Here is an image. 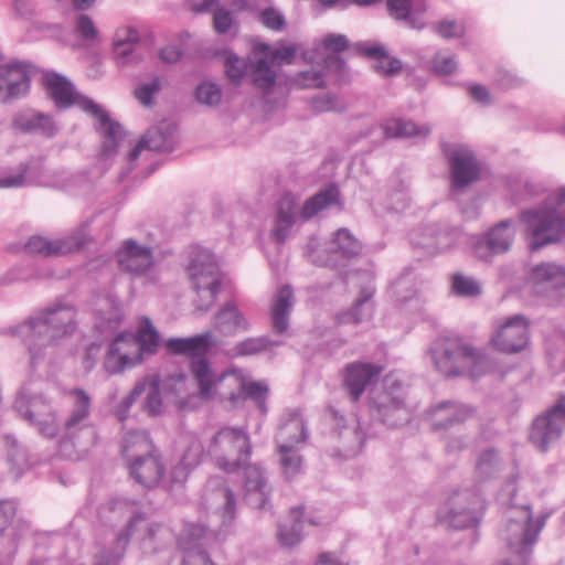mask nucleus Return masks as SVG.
<instances>
[{
  "label": "nucleus",
  "mask_w": 565,
  "mask_h": 565,
  "mask_svg": "<svg viewBox=\"0 0 565 565\" xmlns=\"http://www.w3.org/2000/svg\"><path fill=\"white\" fill-rule=\"evenodd\" d=\"M262 22L274 31H281L285 26L284 15L274 8H267L262 12Z\"/></svg>",
  "instance_id": "62"
},
{
  "label": "nucleus",
  "mask_w": 565,
  "mask_h": 565,
  "mask_svg": "<svg viewBox=\"0 0 565 565\" xmlns=\"http://www.w3.org/2000/svg\"><path fill=\"white\" fill-rule=\"evenodd\" d=\"M225 74L234 85H239L243 77L246 75L247 66L244 60H241L235 54L227 55L225 63Z\"/></svg>",
  "instance_id": "58"
},
{
  "label": "nucleus",
  "mask_w": 565,
  "mask_h": 565,
  "mask_svg": "<svg viewBox=\"0 0 565 565\" xmlns=\"http://www.w3.org/2000/svg\"><path fill=\"white\" fill-rule=\"evenodd\" d=\"M280 341H274L267 335L247 338L238 342L234 348L233 352L236 356H248L262 353L271 347L279 345Z\"/></svg>",
  "instance_id": "46"
},
{
  "label": "nucleus",
  "mask_w": 565,
  "mask_h": 565,
  "mask_svg": "<svg viewBox=\"0 0 565 565\" xmlns=\"http://www.w3.org/2000/svg\"><path fill=\"white\" fill-rule=\"evenodd\" d=\"M362 249L361 243L347 228L337 231L334 238L327 247L308 245V257L317 266L341 268Z\"/></svg>",
  "instance_id": "13"
},
{
  "label": "nucleus",
  "mask_w": 565,
  "mask_h": 565,
  "mask_svg": "<svg viewBox=\"0 0 565 565\" xmlns=\"http://www.w3.org/2000/svg\"><path fill=\"white\" fill-rule=\"evenodd\" d=\"M4 445L7 448L10 471L14 478L18 479L24 470L29 469L32 465L28 456V451L13 436L10 435L4 437Z\"/></svg>",
  "instance_id": "43"
},
{
  "label": "nucleus",
  "mask_w": 565,
  "mask_h": 565,
  "mask_svg": "<svg viewBox=\"0 0 565 565\" xmlns=\"http://www.w3.org/2000/svg\"><path fill=\"white\" fill-rule=\"evenodd\" d=\"M141 383H146L145 392L147 393L143 409L152 416L159 415L162 412V398L159 382L156 380H146Z\"/></svg>",
  "instance_id": "54"
},
{
  "label": "nucleus",
  "mask_w": 565,
  "mask_h": 565,
  "mask_svg": "<svg viewBox=\"0 0 565 565\" xmlns=\"http://www.w3.org/2000/svg\"><path fill=\"white\" fill-rule=\"evenodd\" d=\"M327 412L334 424L338 439L341 443L340 451L342 456L350 458L359 454L364 441V433L360 424L354 422L353 425L348 426L345 418L332 406H329Z\"/></svg>",
  "instance_id": "24"
},
{
  "label": "nucleus",
  "mask_w": 565,
  "mask_h": 565,
  "mask_svg": "<svg viewBox=\"0 0 565 565\" xmlns=\"http://www.w3.org/2000/svg\"><path fill=\"white\" fill-rule=\"evenodd\" d=\"M386 7L394 20L405 22L412 29H423L424 11L413 0H386Z\"/></svg>",
  "instance_id": "35"
},
{
  "label": "nucleus",
  "mask_w": 565,
  "mask_h": 565,
  "mask_svg": "<svg viewBox=\"0 0 565 565\" xmlns=\"http://www.w3.org/2000/svg\"><path fill=\"white\" fill-rule=\"evenodd\" d=\"M476 414V408L470 405L444 402L430 412L431 426L435 430L446 429L455 424H461L473 418Z\"/></svg>",
  "instance_id": "25"
},
{
  "label": "nucleus",
  "mask_w": 565,
  "mask_h": 565,
  "mask_svg": "<svg viewBox=\"0 0 565 565\" xmlns=\"http://www.w3.org/2000/svg\"><path fill=\"white\" fill-rule=\"evenodd\" d=\"M14 408L26 420L34 424H41L52 413L51 405L43 396H30L25 390L17 396Z\"/></svg>",
  "instance_id": "31"
},
{
  "label": "nucleus",
  "mask_w": 565,
  "mask_h": 565,
  "mask_svg": "<svg viewBox=\"0 0 565 565\" xmlns=\"http://www.w3.org/2000/svg\"><path fill=\"white\" fill-rule=\"evenodd\" d=\"M157 451L148 431L130 430L121 441V455L127 462Z\"/></svg>",
  "instance_id": "32"
},
{
  "label": "nucleus",
  "mask_w": 565,
  "mask_h": 565,
  "mask_svg": "<svg viewBox=\"0 0 565 565\" xmlns=\"http://www.w3.org/2000/svg\"><path fill=\"white\" fill-rule=\"evenodd\" d=\"M373 294L374 290L370 287H364L360 290L359 297L349 313V317L354 323H360L372 317L373 305L371 299Z\"/></svg>",
  "instance_id": "48"
},
{
  "label": "nucleus",
  "mask_w": 565,
  "mask_h": 565,
  "mask_svg": "<svg viewBox=\"0 0 565 565\" xmlns=\"http://www.w3.org/2000/svg\"><path fill=\"white\" fill-rule=\"evenodd\" d=\"M76 309L70 303H55L11 328L21 338L30 353L32 365L44 358V350L56 339L74 333L77 327Z\"/></svg>",
  "instance_id": "1"
},
{
  "label": "nucleus",
  "mask_w": 565,
  "mask_h": 565,
  "mask_svg": "<svg viewBox=\"0 0 565 565\" xmlns=\"http://www.w3.org/2000/svg\"><path fill=\"white\" fill-rule=\"evenodd\" d=\"M500 465H501V459H500L498 451L495 449L491 448V449L484 450L480 455V457L476 463V469L481 477L487 478V477H490L491 475H493L495 471H498L500 468Z\"/></svg>",
  "instance_id": "56"
},
{
  "label": "nucleus",
  "mask_w": 565,
  "mask_h": 565,
  "mask_svg": "<svg viewBox=\"0 0 565 565\" xmlns=\"http://www.w3.org/2000/svg\"><path fill=\"white\" fill-rule=\"evenodd\" d=\"M483 510L482 499L471 490L456 492L438 511L437 521L447 527L461 530L476 525Z\"/></svg>",
  "instance_id": "11"
},
{
  "label": "nucleus",
  "mask_w": 565,
  "mask_h": 565,
  "mask_svg": "<svg viewBox=\"0 0 565 565\" xmlns=\"http://www.w3.org/2000/svg\"><path fill=\"white\" fill-rule=\"evenodd\" d=\"M75 30L85 40H94L98 35V31L95 26L93 19L87 14H79L75 21Z\"/></svg>",
  "instance_id": "61"
},
{
  "label": "nucleus",
  "mask_w": 565,
  "mask_h": 565,
  "mask_svg": "<svg viewBox=\"0 0 565 565\" xmlns=\"http://www.w3.org/2000/svg\"><path fill=\"white\" fill-rule=\"evenodd\" d=\"M256 87L264 92L270 90L276 83V72L267 57H259L252 73Z\"/></svg>",
  "instance_id": "47"
},
{
  "label": "nucleus",
  "mask_w": 565,
  "mask_h": 565,
  "mask_svg": "<svg viewBox=\"0 0 565 565\" xmlns=\"http://www.w3.org/2000/svg\"><path fill=\"white\" fill-rule=\"evenodd\" d=\"M12 126L24 134H40L54 137L57 128L51 116L28 109L19 113L12 120Z\"/></svg>",
  "instance_id": "29"
},
{
  "label": "nucleus",
  "mask_w": 565,
  "mask_h": 565,
  "mask_svg": "<svg viewBox=\"0 0 565 565\" xmlns=\"http://www.w3.org/2000/svg\"><path fill=\"white\" fill-rule=\"evenodd\" d=\"M194 96L199 104L214 107L221 102L222 90L215 83L204 81L195 88Z\"/></svg>",
  "instance_id": "52"
},
{
  "label": "nucleus",
  "mask_w": 565,
  "mask_h": 565,
  "mask_svg": "<svg viewBox=\"0 0 565 565\" xmlns=\"http://www.w3.org/2000/svg\"><path fill=\"white\" fill-rule=\"evenodd\" d=\"M75 414H68L62 428L60 443L61 452L70 459H79L98 439L97 427L89 419Z\"/></svg>",
  "instance_id": "12"
},
{
  "label": "nucleus",
  "mask_w": 565,
  "mask_h": 565,
  "mask_svg": "<svg viewBox=\"0 0 565 565\" xmlns=\"http://www.w3.org/2000/svg\"><path fill=\"white\" fill-rule=\"evenodd\" d=\"M445 153L450 164L454 191H462L480 179L481 164L467 146H450Z\"/></svg>",
  "instance_id": "15"
},
{
  "label": "nucleus",
  "mask_w": 565,
  "mask_h": 565,
  "mask_svg": "<svg viewBox=\"0 0 565 565\" xmlns=\"http://www.w3.org/2000/svg\"><path fill=\"white\" fill-rule=\"evenodd\" d=\"M530 279L537 294H551L565 287V269L554 263H542L532 268Z\"/></svg>",
  "instance_id": "27"
},
{
  "label": "nucleus",
  "mask_w": 565,
  "mask_h": 565,
  "mask_svg": "<svg viewBox=\"0 0 565 565\" xmlns=\"http://www.w3.org/2000/svg\"><path fill=\"white\" fill-rule=\"evenodd\" d=\"M42 168L41 158H30L20 162L15 171L0 175V188H19L26 183V180L35 175Z\"/></svg>",
  "instance_id": "42"
},
{
  "label": "nucleus",
  "mask_w": 565,
  "mask_h": 565,
  "mask_svg": "<svg viewBox=\"0 0 565 565\" xmlns=\"http://www.w3.org/2000/svg\"><path fill=\"white\" fill-rule=\"evenodd\" d=\"M186 270L196 294L195 309L202 312L209 311L216 300L222 284L214 256L209 250H199L192 257Z\"/></svg>",
  "instance_id": "9"
},
{
  "label": "nucleus",
  "mask_w": 565,
  "mask_h": 565,
  "mask_svg": "<svg viewBox=\"0 0 565 565\" xmlns=\"http://www.w3.org/2000/svg\"><path fill=\"white\" fill-rule=\"evenodd\" d=\"M51 97L60 108H67L76 104L81 109L94 116L98 122L102 135V151L106 157L114 156L124 137V130L118 121L110 119L108 113L90 98L74 92L73 85L64 76L49 72L44 76Z\"/></svg>",
  "instance_id": "2"
},
{
  "label": "nucleus",
  "mask_w": 565,
  "mask_h": 565,
  "mask_svg": "<svg viewBox=\"0 0 565 565\" xmlns=\"http://www.w3.org/2000/svg\"><path fill=\"white\" fill-rule=\"evenodd\" d=\"M564 429L565 395L533 419L529 440L537 450L546 452L561 440Z\"/></svg>",
  "instance_id": "10"
},
{
  "label": "nucleus",
  "mask_w": 565,
  "mask_h": 565,
  "mask_svg": "<svg viewBox=\"0 0 565 565\" xmlns=\"http://www.w3.org/2000/svg\"><path fill=\"white\" fill-rule=\"evenodd\" d=\"M213 23L215 31L220 34H225L232 26V13L227 9L218 8L214 12Z\"/></svg>",
  "instance_id": "63"
},
{
  "label": "nucleus",
  "mask_w": 565,
  "mask_h": 565,
  "mask_svg": "<svg viewBox=\"0 0 565 565\" xmlns=\"http://www.w3.org/2000/svg\"><path fill=\"white\" fill-rule=\"evenodd\" d=\"M97 515L102 525L111 529L125 522V525L115 533L111 545L102 548L109 552L121 551L125 555L131 535L145 521V514L140 512V502L127 498L110 499L98 508Z\"/></svg>",
  "instance_id": "6"
},
{
  "label": "nucleus",
  "mask_w": 565,
  "mask_h": 565,
  "mask_svg": "<svg viewBox=\"0 0 565 565\" xmlns=\"http://www.w3.org/2000/svg\"><path fill=\"white\" fill-rule=\"evenodd\" d=\"M383 367L366 362H351L343 370V388L352 402H356L363 395L372 381L377 377Z\"/></svg>",
  "instance_id": "20"
},
{
  "label": "nucleus",
  "mask_w": 565,
  "mask_h": 565,
  "mask_svg": "<svg viewBox=\"0 0 565 565\" xmlns=\"http://www.w3.org/2000/svg\"><path fill=\"white\" fill-rule=\"evenodd\" d=\"M381 127L385 139L409 138L419 132V128L415 122L401 118L387 119Z\"/></svg>",
  "instance_id": "45"
},
{
  "label": "nucleus",
  "mask_w": 565,
  "mask_h": 565,
  "mask_svg": "<svg viewBox=\"0 0 565 565\" xmlns=\"http://www.w3.org/2000/svg\"><path fill=\"white\" fill-rule=\"evenodd\" d=\"M451 287L452 291L461 297H476L481 294L479 282L475 278L460 273L452 275Z\"/></svg>",
  "instance_id": "53"
},
{
  "label": "nucleus",
  "mask_w": 565,
  "mask_h": 565,
  "mask_svg": "<svg viewBox=\"0 0 565 565\" xmlns=\"http://www.w3.org/2000/svg\"><path fill=\"white\" fill-rule=\"evenodd\" d=\"M294 301V292L290 286L285 285L278 289L270 310L271 327L275 333L280 334L288 329Z\"/></svg>",
  "instance_id": "30"
},
{
  "label": "nucleus",
  "mask_w": 565,
  "mask_h": 565,
  "mask_svg": "<svg viewBox=\"0 0 565 565\" xmlns=\"http://www.w3.org/2000/svg\"><path fill=\"white\" fill-rule=\"evenodd\" d=\"M129 347H135V338L125 332L119 333L109 344L105 355L104 367L109 374L122 372L140 363V354H132Z\"/></svg>",
  "instance_id": "21"
},
{
  "label": "nucleus",
  "mask_w": 565,
  "mask_h": 565,
  "mask_svg": "<svg viewBox=\"0 0 565 565\" xmlns=\"http://www.w3.org/2000/svg\"><path fill=\"white\" fill-rule=\"evenodd\" d=\"M173 540L172 531L162 523L147 524L140 539L145 552L156 553Z\"/></svg>",
  "instance_id": "41"
},
{
  "label": "nucleus",
  "mask_w": 565,
  "mask_h": 565,
  "mask_svg": "<svg viewBox=\"0 0 565 565\" xmlns=\"http://www.w3.org/2000/svg\"><path fill=\"white\" fill-rule=\"evenodd\" d=\"M235 495L225 484L222 477H212L207 480L202 494V505L206 511L221 520L222 525L230 524L235 518Z\"/></svg>",
  "instance_id": "16"
},
{
  "label": "nucleus",
  "mask_w": 565,
  "mask_h": 565,
  "mask_svg": "<svg viewBox=\"0 0 565 565\" xmlns=\"http://www.w3.org/2000/svg\"><path fill=\"white\" fill-rule=\"evenodd\" d=\"M90 241L88 224L84 223L64 237L49 239L44 236H32L25 243L24 248L31 255L63 256L82 250Z\"/></svg>",
  "instance_id": "14"
},
{
  "label": "nucleus",
  "mask_w": 565,
  "mask_h": 565,
  "mask_svg": "<svg viewBox=\"0 0 565 565\" xmlns=\"http://www.w3.org/2000/svg\"><path fill=\"white\" fill-rule=\"evenodd\" d=\"M268 394L267 385L259 382L244 383L239 382L237 392L230 394L228 398L234 405L249 398L253 399L258 409L265 414L267 412L266 399Z\"/></svg>",
  "instance_id": "40"
},
{
  "label": "nucleus",
  "mask_w": 565,
  "mask_h": 565,
  "mask_svg": "<svg viewBox=\"0 0 565 565\" xmlns=\"http://www.w3.org/2000/svg\"><path fill=\"white\" fill-rule=\"evenodd\" d=\"M516 234L515 224L512 220H504L495 224L486 235L484 242L489 254L507 253Z\"/></svg>",
  "instance_id": "33"
},
{
  "label": "nucleus",
  "mask_w": 565,
  "mask_h": 565,
  "mask_svg": "<svg viewBox=\"0 0 565 565\" xmlns=\"http://www.w3.org/2000/svg\"><path fill=\"white\" fill-rule=\"evenodd\" d=\"M308 430L305 419L298 411H290L281 422L276 441L284 449L287 446L300 447L308 439Z\"/></svg>",
  "instance_id": "28"
},
{
  "label": "nucleus",
  "mask_w": 565,
  "mask_h": 565,
  "mask_svg": "<svg viewBox=\"0 0 565 565\" xmlns=\"http://www.w3.org/2000/svg\"><path fill=\"white\" fill-rule=\"evenodd\" d=\"M363 55L376 60L374 68L385 75H393L401 71L402 63L398 58L390 57L386 49L379 43L360 45Z\"/></svg>",
  "instance_id": "39"
},
{
  "label": "nucleus",
  "mask_w": 565,
  "mask_h": 565,
  "mask_svg": "<svg viewBox=\"0 0 565 565\" xmlns=\"http://www.w3.org/2000/svg\"><path fill=\"white\" fill-rule=\"evenodd\" d=\"M250 454L249 436L243 428L223 427L209 446V455L215 466L227 473L238 471L248 461Z\"/></svg>",
  "instance_id": "8"
},
{
  "label": "nucleus",
  "mask_w": 565,
  "mask_h": 565,
  "mask_svg": "<svg viewBox=\"0 0 565 565\" xmlns=\"http://www.w3.org/2000/svg\"><path fill=\"white\" fill-rule=\"evenodd\" d=\"M116 257L120 269L132 275L145 274L154 263L151 248L134 239L125 241Z\"/></svg>",
  "instance_id": "22"
},
{
  "label": "nucleus",
  "mask_w": 565,
  "mask_h": 565,
  "mask_svg": "<svg viewBox=\"0 0 565 565\" xmlns=\"http://www.w3.org/2000/svg\"><path fill=\"white\" fill-rule=\"evenodd\" d=\"M322 45L326 51L332 53H340L345 51L349 47L348 39L342 34H328L323 41Z\"/></svg>",
  "instance_id": "64"
},
{
  "label": "nucleus",
  "mask_w": 565,
  "mask_h": 565,
  "mask_svg": "<svg viewBox=\"0 0 565 565\" xmlns=\"http://www.w3.org/2000/svg\"><path fill=\"white\" fill-rule=\"evenodd\" d=\"M183 565H214L204 548L200 546H185L182 559Z\"/></svg>",
  "instance_id": "60"
},
{
  "label": "nucleus",
  "mask_w": 565,
  "mask_h": 565,
  "mask_svg": "<svg viewBox=\"0 0 565 565\" xmlns=\"http://www.w3.org/2000/svg\"><path fill=\"white\" fill-rule=\"evenodd\" d=\"M300 447H278L280 465L286 478H294L301 469L302 458L299 455Z\"/></svg>",
  "instance_id": "51"
},
{
  "label": "nucleus",
  "mask_w": 565,
  "mask_h": 565,
  "mask_svg": "<svg viewBox=\"0 0 565 565\" xmlns=\"http://www.w3.org/2000/svg\"><path fill=\"white\" fill-rule=\"evenodd\" d=\"M72 399V405L68 414L81 415L90 417L92 414V398L83 388H73L68 392Z\"/></svg>",
  "instance_id": "55"
},
{
  "label": "nucleus",
  "mask_w": 565,
  "mask_h": 565,
  "mask_svg": "<svg viewBox=\"0 0 565 565\" xmlns=\"http://www.w3.org/2000/svg\"><path fill=\"white\" fill-rule=\"evenodd\" d=\"M371 415L388 427H399L411 420V411L404 402L388 391L373 392Z\"/></svg>",
  "instance_id": "18"
},
{
  "label": "nucleus",
  "mask_w": 565,
  "mask_h": 565,
  "mask_svg": "<svg viewBox=\"0 0 565 565\" xmlns=\"http://www.w3.org/2000/svg\"><path fill=\"white\" fill-rule=\"evenodd\" d=\"M491 342L497 350L508 354L524 350L529 343L527 319L523 315H514L504 322H497Z\"/></svg>",
  "instance_id": "17"
},
{
  "label": "nucleus",
  "mask_w": 565,
  "mask_h": 565,
  "mask_svg": "<svg viewBox=\"0 0 565 565\" xmlns=\"http://www.w3.org/2000/svg\"><path fill=\"white\" fill-rule=\"evenodd\" d=\"M113 54L116 65L120 68L135 66L143 60L140 34L136 28L122 26L116 31Z\"/></svg>",
  "instance_id": "19"
},
{
  "label": "nucleus",
  "mask_w": 565,
  "mask_h": 565,
  "mask_svg": "<svg viewBox=\"0 0 565 565\" xmlns=\"http://www.w3.org/2000/svg\"><path fill=\"white\" fill-rule=\"evenodd\" d=\"M146 391V383H137L131 392L125 396L119 404L116 406L114 414L116 418L124 423L129 417V412L137 397H139Z\"/></svg>",
  "instance_id": "57"
},
{
  "label": "nucleus",
  "mask_w": 565,
  "mask_h": 565,
  "mask_svg": "<svg viewBox=\"0 0 565 565\" xmlns=\"http://www.w3.org/2000/svg\"><path fill=\"white\" fill-rule=\"evenodd\" d=\"M175 130L174 124L168 121H162L150 128L142 137L146 140L147 149L157 152H171L175 146Z\"/></svg>",
  "instance_id": "37"
},
{
  "label": "nucleus",
  "mask_w": 565,
  "mask_h": 565,
  "mask_svg": "<svg viewBox=\"0 0 565 565\" xmlns=\"http://www.w3.org/2000/svg\"><path fill=\"white\" fill-rule=\"evenodd\" d=\"M242 468H244L246 502L255 509L265 510L268 501V490L262 468L257 465H249L247 461Z\"/></svg>",
  "instance_id": "26"
},
{
  "label": "nucleus",
  "mask_w": 565,
  "mask_h": 565,
  "mask_svg": "<svg viewBox=\"0 0 565 565\" xmlns=\"http://www.w3.org/2000/svg\"><path fill=\"white\" fill-rule=\"evenodd\" d=\"M127 465L135 482L147 489L157 487L166 472V466L158 450L129 461Z\"/></svg>",
  "instance_id": "23"
},
{
  "label": "nucleus",
  "mask_w": 565,
  "mask_h": 565,
  "mask_svg": "<svg viewBox=\"0 0 565 565\" xmlns=\"http://www.w3.org/2000/svg\"><path fill=\"white\" fill-rule=\"evenodd\" d=\"M212 344L213 334L211 331H205L189 338H171L167 341V348L170 352L192 359L191 372L199 385L200 395L203 398H210L212 396V387L216 383L211 363L205 358Z\"/></svg>",
  "instance_id": "7"
},
{
  "label": "nucleus",
  "mask_w": 565,
  "mask_h": 565,
  "mask_svg": "<svg viewBox=\"0 0 565 565\" xmlns=\"http://www.w3.org/2000/svg\"><path fill=\"white\" fill-rule=\"evenodd\" d=\"M339 189L335 184H330L321 189L313 196L309 198L299 210L298 199L291 193L281 196L277 205L271 236L277 243H284L290 234L297 216L302 221H308L317 215L323 209L334 204L339 200Z\"/></svg>",
  "instance_id": "5"
},
{
  "label": "nucleus",
  "mask_w": 565,
  "mask_h": 565,
  "mask_svg": "<svg viewBox=\"0 0 565 565\" xmlns=\"http://www.w3.org/2000/svg\"><path fill=\"white\" fill-rule=\"evenodd\" d=\"M214 533L209 526L200 523H190L184 526L181 535V544L185 546H200L203 548L205 542Z\"/></svg>",
  "instance_id": "50"
},
{
  "label": "nucleus",
  "mask_w": 565,
  "mask_h": 565,
  "mask_svg": "<svg viewBox=\"0 0 565 565\" xmlns=\"http://www.w3.org/2000/svg\"><path fill=\"white\" fill-rule=\"evenodd\" d=\"M430 352L436 367L446 376L478 379L489 367L484 351L460 338H439L433 343Z\"/></svg>",
  "instance_id": "4"
},
{
  "label": "nucleus",
  "mask_w": 565,
  "mask_h": 565,
  "mask_svg": "<svg viewBox=\"0 0 565 565\" xmlns=\"http://www.w3.org/2000/svg\"><path fill=\"white\" fill-rule=\"evenodd\" d=\"M431 29L444 39L460 38L465 33V26L462 23L449 19H444L433 23Z\"/></svg>",
  "instance_id": "59"
},
{
  "label": "nucleus",
  "mask_w": 565,
  "mask_h": 565,
  "mask_svg": "<svg viewBox=\"0 0 565 565\" xmlns=\"http://www.w3.org/2000/svg\"><path fill=\"white\" fill-rule=\"evenodd\" d=\"M302 510L294 508L289 516L278 525L277 539L281 546L294 547L302 540Z\"/></svg>",
  "instance_id": "38"
},
{
  "label": "nucleus",
  "mask_w": 565,
  "mask_h": 565,
  "mask_svg": "<svg viewBox=\"0 0 565 565\" xmlns=\"http://www.w3.org/2000/svg\"><path fill=\"white\" fill-rule=\"evenodd\" d=\"M418 285L411 269L405 271L393 282L392 292L401 302L412 299L418 292Z\"/></svg>",
  "instance_id": "49"
},
{
  "label": "nucleus",
  "mask_w": 565,
  "mask_h": 565,
  "mask_svg": "<svg viewBox=\"0 0 565 565\" xmlns=\"http://www.w3.org/2000/svg\"><path fill=\"white\" fill-rule=\"evenodd\" d=\"M122 320L121 302L116 297L108 296L97 312L95 327L100 334H110L121 326Z\"/></svg>",
  "instance_id": "34"
},
{
  "label": "nucleus",
  "mask_w": 565,
  "mask_h": 565,
  "mask_svg": "<svg viewBox=\"0 0 565 565\" xmlns=\"http://www.w3.org/2000/svg\"><path fill=\"white\" fill-rule=\"evenodd\" d=\"M520 223L532 252L561 241L565 235V189L550 195L541 206L523 210Z\"/></svg>",
  "instance_id": "3"
},
{
  "label": "nucleus",
  "mask_w": 565,
  "mask_h": 565,
  "mask_svg": "<svg viewBox=\"0 0 565 565\" xmlns=\"http://www.w3.org/2000/svg\"><path fill=\"white\" fill-rule=\"evenodd\" d=\"M159 347V333L149 319H146V327L140 331L138 340L135 339V347H129L132 354H140V362L143 354L152 355Z\"/></svg>",
  "instance_id": "44"
},
{
  "label": "nucleus",
  "mask_w": 565,
  "mask_h": 565,
  "mask_svg": "<svg viewBox=\"0 0 565 565\" xmlns=\"http://www.w3.org/2000/svg\"><path fill=\"white\" fill-rule=\"evenodd\" d=\"M214 327L224 334L248 331L249 322L235 303L224 305L214 317Z\"/></svg>",
  "instance_id": "36"
}]
</instances>
